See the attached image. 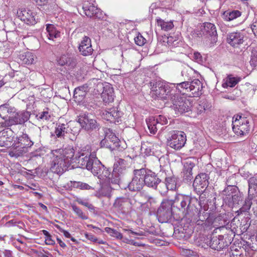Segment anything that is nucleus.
I'll list each match as a JSON object with an SVG mask.
<instances>
[{
    "instance_id": "57",
    "label": "nucleus",
    "mask_w": 257,
    "mask_h": 257,
    "mask_svg": "<svg viewBox=\"0 0 257 257\" xmlns=\"http://www.w3.org/2000/svg\"><path fill=\"white\" fill-rule=\"evenodd\" d=\"M56 227H57V228L58 229H59V230L61 232H62L63 233V234L65 236V237H66L67 238H70L71 237V235L70 233L68 231L61 228L58 225H57Z\"/></svg>"
},
{
    "instance_id": "29",
    "label": "nucleus",
    "mask_w": 257,
    "mask_h": 257,
    "mask_svg": "<svg viewBox=\"0 0 257 257\" xmlns=\"http://www.w3.org/2000/svg\"><path fill=\"white\" fill-rule=\"evenodd\" d=\"M57 63L60 66L73 65L75 64L73 57L69 53H65L58 56L57 58Z\"/></svg>"
},
{
    "instance_id": "11",
    "label": "nucleus",
    "mask_w": 257,
    "mask_h": 257,
    "mask_svg": "<svg viewBox=\"0 0 257 257\" xmlns=\"http://www.w3.org/2000/svg\"><path fill=\"white\" fill-rule=\"evenodd\" d=\"M77 122L82 128L86 131L96 130L99 127V124L93 118V116L89 114H84L79 115L78 117Z\"/></svg>"
},
{
    "instance_id": "33",
    "label": "nucleus",
    "mask_w": 257,
    "mask_h": 257,
    "mask_svg": "<svg viewBox=\"0 0 257 257\" xmlns=\"http://www.w3.org/2000/svg\"><path fill=\"white\" fill-rule=\"evenodd\" d=\"M46 30L48 33V37L49 40H53L60 36V32L57 30L56 27L52 24L46 25Z\"/></svg>"
},
{
    "instance_id": "32",
    "label": "nucleus",
    "mask_w": 257,
    "mask_h": 257,
    "mask_svg": "<svg viewBox=\"0 0 257 257\" xmlns=\"http://www.w3.org/2000/svg\"><path fill=\"white\" fill-rule=\"evenodd\" d=\"M194 166V163L190 159L187 160L184 163L183 173L186 179L190 180L192 178V171Z\"/></svg>"
},
{
    "instance_id": "28",
    "label": "nucleus",
    "mask_w": 257,
    "mask_h": 257,
    "mask_svg": "<svg viewBox=\"0 0 257 257\" xmlns=\"http://www.w3.org/2000/svg\"><path fill=\"white\" fill-rule=\"evenodd\" d=\"M241 80V78L238 76H234L232 74L228 75L223 80L222 86L223 88L234 87Z\"/></svg>"
},
{
    "instance_id": "56",
    "label": "nucleus",
    "mask_w": 257,
    "mask_h": 257,
    "mask_svg": "<svg viewBox=\"0 0 257 257\" xmlns=\"http://www.w3.org/2000/svg\"><path fill=\"white\" fill-rule=\"evenodd\" d=\"M45 243L48 245H54L55 244V241L51 238L50 235L48 234V235L46 236Z\"/></svg>"
},
{
    "instance_id": "21",
    "label": "nucleus",
    "mask_w": 257,
    "mask_h": 257,
    "mask_svg": "<svg viewBox=\"0 0 257 257\" xmlns=\"http://www.w3.org/2000/svg\"><path fill=\"white\" fill-rule=\"evenodd\" d=\"M245 34L243 32H234L230 33L227 37V42L232 46L238 47L243 43Z\"/></svg>"
},
{
    "instance_id": "59",
    "label": "nucleus",
    "mask_w": 257,
    "mask_h": 257,
    "mask_svg": "<svg viewBox=\"0 0 257 257\" xmlns=\"http://www.w3.org/2000/svg\"><path fill=\"white\" fill-rule=\"evenodd\" d=\"M85 236L88 239L92 240L94 242H96L97 241V238L91 234L86 233Z\"/></svg>"
},
{
    "instance_id": "24",
    "label": "nucleus",
    "mask_w": 257,
    "mask_h": 257,
    "mask_svg": "<svg viewBox=\"0 0 257 257\" xmlns=\"http://www.w3.org/2000/svg\"><path fill=\"white\" fill-rule=\"evenodd\" d=\"M110 182H111V178L110 177L109 181L100 180L101 187L99 190L96 191L95 196L98 198L102 197H110L112 191V188L110 186Z\"/></svg>"
},
{
    "instance_id": "17",
    "label": "nucleus",
    "mask_w": 257,
    "mask_h": 257,
    "mask_svg": "<svg viewBox=\"0 0 257 257\" xmlns=\"http://www.w3.org/2000/svg\"><path fill=\"white\" fill-rule=\"evenodd\" d=\"M121 112L117 108L112 107L103 110L101 116L107 121L115 123L121 121Z\"/></svg>"
},
{
    "instance_id": "53",
    "label": "nucleus",
    "mask_w": 257,
    "mask_h": 257,
    "mask_svg": "<svg viewBox=\"0 0 257 257\" xmlns=\"http://www.w3.org/2000/svg\"><path fill=\"white\" fill-rule=\"evenodd\" d=\"M250 28L254 35L257 37V21L253 22Z\"/></svg>"
},
{
    "instance_id": "61",
    "label": "nucleus",
    "mask_w": 257,
    "mask_h": 257,
    "mask_svg": "<svg viewBox=\"0 0 257 257\" xmlns=\"http://www.w3.org/2000/svg\"><path fill=\"white\" fill-rule=\"evenodd\" d=\"M58 243L59 244L60 246L62 247H65L66 246L65 243L63 242L60 239L57 238V239Z\"/></svg>"
},
{
    "instance_id": "19",
    "label": "nucleus",
    "mask_w": 257,
    "mask_h": 257,
    "mask_svg": "<svg viewBox=\"0 0 257 257\" xmlns=\"http://www.w3.org/2000/svg\"><path fill=\"white\" fill-rule=\"evenodd\" d=\"M97 86L100 88H103V91L101 93V98L104 102L109 103L113 101L114 91L112 86L107 83H99Z\"/></svg>"
},
{
    "instance_id": "27",
    "label": "nucleus",
    "mask_w": 257,
    "mask_h": 257,
    "mask_svg": "<svg viewBox=\"0 0 257 257\" xmlns=\"http://www.w3.org/2000/svg\"><path fill=\"white\" fill-rule=\"evenodd\" d=\"M111 146H113L111 148V150H117L119 151H122L126 148V144L124 141H120L118 138L114 134L111 130Z\"/></svg>"
},
{
    "instance_id": "64",
    "label": "nucleus",
    "mask_w": 257,
    "mask_h": 257,
    "mask_svg": "<svg viewBox=\"0 0 257 257\" xmlns=\"http://www.w3.org/2000/svg\"><path fill=\"white\" fill-rule=\"evenodd\" d=\"M198 109L199 110V111L200 113L202 112L203 111H204L205 109V107H204V105H199V107L198 108Z\"/></svg>"
},
{
    "instance_id": "5",
    "label": "nucleus",
    "mask_w": 257,
    "mask_h": 257,
    "mask_svg": "<svg viewBox=\"0 0 257 257\" xmlns=\"http://www.w3.org/2000/svg\"><path fill=\"white\" fill-rule=\"evenodd\" d=\"M91 157V163L88 164L86 169L91 171L94 176H97L100 180L109 181L110 171L104 168V166L102 165L100 161L96 157L95 152L92 153Z\"/></svg>"
},
{
    "instance_id": "15",
    "label": "nucleus",
    "mask_w": 257,
    "mask_h": 257,
    "mask_svg": "<svg viewBox=\"0 0 257 257\" xmlns=\"http://www.w3.org/2000/svg\"><path fill=\"white\" fill-rule=\"evenodd\" d=\"M146 122L150 132L152 134H155L158 130L157 125L166 124L168 122V120L164 115H159L156 117H149L146 119Z\"/></svg>"
},
{
    "instance_id": "40",
    "label": "nucleus",
    "mask_w": 257,
    "mask_h": 257,
    "mask_svg": "<svg viewBox=\"0 0 257 257\" xmlns=\"http://www.w3.org/2000/svg\"><path fill=\"white\" fill-rule=\"evenodd\" d=\"M14 112V108H10L7 104H5L0 106V116L3 119L8 115V114Z\"/></svg>"
},
{
    "instance_id": "52",
    "label": "nucleus",
    "mask_w": 257,
    "mask_h": 257,
    "mask_svg": "<svg viewBox=\"0 0 257 257\" xmlns=\"http://www.w3.org/2000/svg\"><path fill=\"white\" fill-rule=\"evenodd\" d=\"M37 5L42 6L50 3L51 0H34Z\"/></svg>"
},
{
    "instance_id": "60",
    "label": "nucleus",
    "mask_w": 257,
    "mask_h": 257,
    "mask_svg": "<svg viewBox=\"0 0 257 257\" xmlns=\"http://www.w3.org/2000/svg\"><path fill=\"white\" fill-rule=\"evenodd\" d=\"M4 254L5 257H13L12 253L10 250H5Z\"/></svg>"
},
{
    "instance_id": "3",
    "label": "nucleus",
    "mask_w": 257,
    "mask_h": 257,
    "mask_svg": "<svg viewBox=\"0 0 257 257\" xmlns=\"http://www.w3.org/2000/svg\"><path fill=\"white\" fill-rule=\"evenodd\" d=\"M172 85L171 86L163 82H156L152 87L150 94L154 99L171 100L174 95L177 94L178 92L177 86H175V84Z\"/></svg>"
},
{
    "instance_id": "26",
    "label": "nucleus",
    "mask_w": 257,
    "mask_h": 257,
    "mask_svg": "<svg viewBox=\"0 0 257 257\" xmlns=\"http://www.w3.org/2000/svg\"><path fill=\"white\" fill-rule=\"evenodd\" d=\"M226 245L227 244L224 240V236L221 235L218 236H213L209 242L210 247L216 250H220Z\"/></svg>"
},
{
    "instance_id": "35",
    "label": "nucleus",
    "mask_w": 257,
    "mask_h": 257,
    "mask_svg": "<svg viewBox=\"0 0 257 257\" xmlns=\"http://www.w3.org/2000/svg\"><path fill=\"white\" fill-rule=\"evenodd\" d=\"M35 56L32 52H27L20 55V59L26 64H32L35 60Z\"/></svg>"
},
{
    "instance_id": "16",
    "label": "nucleus",
    "mask_w": 257,
    "mask_h": 257,
    "mask_svg": "<svg viewBox=\"0 0 257 257\" xmlns=\"http://www.w3.org/2000/svg\"><path fill=\"white\" fill-rule=\"evenodd\" d=\"M201 31L204 36L209 39V45H213L217 41V31L215 25L211 23L203 24Z\"/></svg>"
},
{
    "instance_id": "58",
    "label": "nucleus",
    "mask_w": 257,
    "mask_h": 257,
    "mask_svg": "<svg viewBox=\"0 0 257 257\" xmlns=\"http://www.w3.org/2000/svg\"><path fill=\"white\" fill-rule=\"evenodd\" d=\"M123 230L124 231L127 232L128 234H132L140 235V236L143 235V232H137L134 231L132 229H123Z\"/></svg>"
},
{
    "instance_id": "45",
    "label": "nucleus",
    "mask_w": 257,
    "mask_h": 257,
    "mask_svg": "<svg viewBox=\"0 0 257 257\" xmlns=\"http://www.w3.org/2000/svg\"><path fill=\"white\" fill-rule=\"evenodd\" d=\"M72 208L73 212L77 215L78 218L83 220L88 219L87 215L80 208L76 205H72Z\"/></svg>"
},
{
    "instance_id": "9",
    "label": "nucleus",
    "mask_w": 257,
    "mask_h": 257,
    "mask_svg": "<svg viewBox=\"0 0 257 257\" xmlns=\"http://www.w3.org/2000/svg\"><path fill=\"white\" fill-rule=\"evenodd\" d=\"M179 92L174 95L171 101L173 103V108L177 113H183L191 110L192 106V102L186 98L179 97Z\"/></svg>"
},
{
    "instance_id": "63",
    "label": "nucleus",
    "mask_w": 257,
    "mask_h": 257,
    "mask_svg": "<svg viewBox=\"0 0 257 257\" xmlns=\"http://www.w3.org/2000/svg\"><path fill=\"white\" fill-rule=\"evenodd\" d=\"M122 200V199H121V198L117 199V200H116V201H115V202L114 203V205L115 206H119V203ZM120 205H121V204H120Z\"/></svg>"
},
{
    "instance_id": "14",
    "label": "nucleus",
    "mask_w": 257,
    "mask_h": 257,
    "mask_svg": "<svg viewBox=\"0 0 257 257\" xmlns=\"http://www.w3.org/2000/svg\"><path fill=\"white\" fill-rule=\"evenodd\" d=\"M17 14L20 19L28 25H34L38 21V17L36 13L31 10H19Z\"/></svg>"
},
{
    "instance_id": "7",
    "label": "nucleus",
    "mask_w": 257,
    "mask_h": 257,
    "mask_svg": "<svg viewBox=\"0 0 257 257\" xmlns=\"http://www.w3.org/2000/svg\"><path fill=\"white\" fill-rule=\"evenodd\" d=\"M186 142V136L183 132L174 131L170 133L167 143L170 148L178 150L184 146Z\"/></svg>"
},
{
    "instance_id": "37",
    "label": "nucleus",
    "mask_w": 257,
    "mask_h": 257,
    "mask_svg": "<svg viewBox=\"0 0 257 257\" xmlns=\"http://www.w3.org/2000/svg\"><path fill=\"white\" fill-rule=\"evenodd\" d=\"M68 126L64 123L57 124L55 128V134L58 138L63 137L68 133Z\"/></svg>"
},
{
    "instance_id": "51",
    "label": "nucleus",
    "mask_w": 257,
    "mask_h": 257,
    "mask_svg": "<svg viewBox=\"0 0 257 257\" xmlns=\"http://www.w3.org/2000/svg\"><path fill=\"white\" fill-rule=\"evenodd\" d=\"M251 59L250 61V65L253 67L257 66V50H252Z\"/></svg>"
},
{
    "instance_id": "1",
    "label": "nucleus",
    "mask_w": 257,
    "mask_h": 257,
    "mask_svg": "<svg viewBox=\"0 0 257 257\" xmlns=\"http://www.w3.org/2000/svg\"><path fill=\"white\" fill-rule=\"evenodd\" d=\"M92 154L89 146L81 148L75 157L74 150L71 147L53 150L51 153L50 170L54 173L62 174L70 166L72 168H87L92 160Z\"/></svg>"
},
{
    "instance_id": "49",
    "label": "nucleus",
    "mask_w": 257,
    "mask_h": 257,
    "mask_svg": "<svg viewBox=\"0 0 257 257\" xmlns=\"http://www.w3.org/2000/svg\"><path fill=\"white\" fill-rule=\"evenodd\" d=\"M37 117L38 119L47 120L50 118L51 115L48 111H44L37 115Z\"/></svg>"
},
{
    "instance_id": "12",
    "label": "nucleus",
    "mask_w": 257,
    "mask_h": 257,
    "mask_svg": "<svg viewBox=\"0 0 257 257\" xmlns=\"http://www.w3.org/2000/svg\"><path fill=\"white\" fill-rule=\"evenodd\" d=\"M30 114L28 111H20L15 115L10 116L5 122L3 126H10L13 125L21 124L26 122L29 118Z\"/></svg>"
},
{
    "instance_id": "31",
    "label": "nucleus",
    "mask_w": 257,
    "mask_h": 257,
    "mask_svg": "<svg viewBox=\"0 0 257 257\" xmlns=\"http://www.w3.org/2000/svg\"><path fill=\"white\" fill-rule=\"evenodd\" d=\"M241 12L238 10H227L222 14V18L224 21H231L240 17Z\"/></svg>"
},
{
    "instance_id": "54",
    "label": "nucleus",
    "mask_w": 257,
    "mask_h": 257,
    "mask_svg": "<svg viewBox=\"0 0 257 257\" xmlns=\"http://www.w3.org/2000/svg\"><path fill=\"white\" fill-rule=\"evenodd\" d=\"M123 242L127 244L134 245L135 246H139L141 245V244L139 242H136L134 240L129 239L128 238H124L123 240Z\"/></svg>"
},
{
    "instance_id": "2",
    "label": "nucleus",
    "mask_w": 257,
    "mask_h": 257,
    "mask_svg": "<svg viewBox=\"0 0 257 257\" xmlns=\"http://www.w3.org/2000/svg\"><path fill=\"white\" fill-rule=\"evenodd\" d=\"M191 198L186 195L182 194L177 195L173 201H166L163 202L158 210V215L159 217L162 216L167 219L171 215L173 208H177L183 215H186L189 213V204Z\"/></svg>"
},
{
    "instance_id": "30",
    "label": "nucleus",
    "mask_w": 257,
    "mask_h": 257,
    "mask_svg": "<svg viewBox=\"0 0 257 257\" xmlns=\"http://www.w3.org/2000/svg\"><path fill=\"white\" fill-rule=\"evenodd\" d=\"M87 91L88 87L85 85L76 88L74 91V98L75 99V101L77 102L82 101Z\"/></svg>"
},
{
    "instance_id": "55",
    "label": "nucleus",
    "mask_w": 257,
    "mask_h": 257,
    "mask_svg": "<svg viewBox=\"0 0 257 257\" xmlns=\"http://www.w3.org/2000/svg\"><path fill=\"white\" fill-rule=\"evenodd\" d=\"M194 59L197 62L200 63L202 62V56L198 52H195L193 54Z\"/></svg>"
},
{
    "instance_id": "48",
    "label": "nucleus",
    "mask_w": 257,
    "mask_h": 257,
    "mask_svg": "<svg viewBox=\"0 0 257 257\" xmlns=\"http://www.w3.org/2000/svg\"><path fill=\"white\" fill-rule=\"evenodd\" d=\"M77 202L79 204L87 207L90 210H94V206L91 204H90L86 199L78 198L77 199Z\"/></svg>"
},
{
    "instance_id": "47",
    "label": "nucleus",
    "mask_w": 257,
    "mask_h": 257,
    "mask_svg": "<svg viewBox=\"0 0 257 257\" xmlns=\"http://www.w3.org/2000/svg\"><path fill=\"white\" fill-rule=\"evenodd\" d=\"M77 122H69V126L70 127L71 133L74 136L77 135L80 132V128L78 126Z\"/></svg>"
},
{
    "instance_id": "36",
    "label": "nucleus",
    "mask_w": 257,
    "mask_h": 257,
    "mask_svg": "<svg viewBox=\"0 0 257 257\" xmlns=\"http://www.w3.org/2000/svg\"><path fill=\"white\" fill-rule=\"evenodd\" d=\"M157 24L158 26L161 27L162 30L166 31H169L174 27L172 21H165L160 18L157 19Z\"/></svg>"
},
{
    "instance_id": "42",
    "label": "nucleus",
    "mask_w": 257,
    "mask_h": 257,
    "mask_svg": "<svg viewBox=\"0 0 257 257\" xmlns=\"http://www.w3.org/2000/svg\"><path fill=\"white\" fill-rule=\"evenodd\" d=\"M163 43H164V45L168 47H177L178 44V42L177 40H175L173 37L169 36V37H163Z\"/></svg>"
},
{
    "instance_id": "20",
    "label": "nucleus",
    "mask_w": 257,
    "mask_h": 257,
    "mask_svg": "<svg viewBox=\"0 0 257 257\" xmlns=\"http://www.w3.org/2000/svg\"><path fill=\"white\" fill-rule=\"evenodd\" d=\"M82 9L84 13L88 17H93L100 19L102 14L100 10L98 9L93 4L88 2H85L83 5Z\"/></svg>"
},
{
    "instance_id": "44",
    "label": "nucleus",
    "mask_w": 257,
    "mask_h": 257,
    "mask_svg": "<svg viewBox=\"0 0 257 257\" xmlns=\"http://www.w3.org/2000/svg\"><path fill=\"white\" fill-rule=\"evenodd\" d=\"M248 192L253 194L257 190V179L255 178H251L248 180Z\"/></svg>"
},
{
    "instance_id": "46",
    "label": "nucleus",
    "mask_w": 257,
    "mask_h": 257,
    "mask_svg": "<svg viewBox=\"0 0 257 257\" xmlns=\"http://www.w3.org/2000/svg\"><path fill=\"white\" fill-rule=\"evenodd\" d=\"M105 231L106 232L108 233L111 236L115 237L117 239H121L122 238V235L117 230L109 227H106L105 228Z\"/></svg>"
},
{
    "instance_id": "41",
    "label": "nucleus",
    "mask_w": 257,
    "mask_h": 257,
    "mask_svg": "<svg viewBox=\"0 0 257 257\" xmlns=\"http://www.w3.org/2000/svg\"><path fill=\"white\" fill-rule=\"evenodd\" d=\"M167 190H174L176 188V179L174 177H167L165 179Z\"/></svg>"
},
{
    "instance_id": "38",
    "label": "nucleus",
    "mask_w": 257,
    "mask_h": 257,
    "mask_svg": "<svg viewBox=\"0 0 257 257\" xmlns=\"http://www.w3.org/2000/svg\"><path fill=\"white\" fill-rule=\"evenodd\" d=\"M17 140L21 144V145L25 147V148L27 150L29 147H31L34 144L27 134H23L17 138Z\"/></svg>"
},
{
    "instance_id": "4",
    "label": "nucleus",
    "mask_w": 257,
    "mask_h": 257,
    "mask_svg": "<svg viewBox=\"0 0 257 257\" xmlns=\"http://www.w3.org/2000/svg\"><path fill=\"white\" fill-rule=\"evenodd\" d=\"M91 157V163L88 164L86 169L91 171L94 176H97L100 180L109 181L110 171L104 168V166L102 165L100 161L96 157L95 152L92 153Z\"/></svg>"
},
{
    "instance_id": "62",
    "label": "nucleus",
    "mask_w": 257,
    "mask_h": 257,
    "mask_svg": "<svg viewBox=\"0 0 257 257\" xmlns=\"http://www.w3.org/2000/svg\"><path fill=\"white\" fill-rule=\"evenodd\" d=\"M38 204L46 212H48L47 207L46 205H44L42 203H39Z\"/></svg>"
},
{
    "instance_id": "25",
    "label": "nucleus",
    "mask_w": 257,
    "mask_h": 257,
    "mask_svg": "<svg viewBox=\"0 0 257 257\" xmlns=\"http://www.w3.org/2000/svg\"><path fill=\"white\" fill-rule=\"evenodd\" d=\"M28 150L23 147L16 139L9 152L11 157H18L27 152Z\"/></svg>"
},
{
    "instance_id": "10",
    "label": "nucleus",
    "mask_w": 257,
    "mask_h": 257,
    "mask_svg": "<svg viewBox=\"0 0 257 257\" xmlns=\"http://www.w3.org/2000/svg\"><path fill=\"white\" fill-rule=\"evenodd\" d=\"M126 162L120 158H116L113 165V170L111 176V183L117 184L119 182L120 177L126 172Z\"/></svg>"
},
{
    "instance_id": "8",
    "label": "nucleus",
    "mask_w": 257,
    "mask_h": 257,
    "mask_svg": "<svg viewBox=\"0 0 257 257\" xmlns=\"http://www.w3.org/2000/svg\"><path fill=\"white\" fill-rule=\"evenodd\" d=\"M249 121L246 117L240 115H234L232 118V130L237 136H243L249 130Z\"/></svg>"
},
{
    "instance_id": "23",
    "label": "nucleus",
    "mask_w": 257,
    "mask_h": 257,
    "mask_svg": "<svg viewBox=\"0 0 257 257\" xmlns=\"http://www.w3.org/2000/svg\"><path fill=\"white\" fill-rule=\"evenodd\" d=\"M79 51L83 56L92 54L93 49L92 48L91 39L87 36L83 37L78 47Z\"/></svg>"
},
{
    "instance_id": "6",
    "label": "nucleus",
    "mask_w": 257,
    "mask_h": 257,
    "mask_svg": "<svg viewBox=\"0 0 257 257\" xmlns=\"http://www.w3.org/2000/svg\"><path fill=\"white\" fill-rule=\"evenodd\" d=\"M178 92L185 94L190 92V95L193 97H198L202 94L203 85L202 82L198 79L189 81H184L177 84Z\"/></svg>"
},
{
    "instance_id": "34",
    "label": "nucleus",
    "mask_w": 257,
    "mask_h": 257,
    "mask_svg": "<svg viewBox=\"0 0 257 257\" xmlns=\"http://www.w3.org/2000/svg\"><path fill=\"white\" fill-rule=\"evenodd\" d=\"M104 133L105 137L100 142V146L101 147H106L111 149V148L113 147L111 146V130H110L109 128H105L104 130Z\"/></svg>"
},
{
    "instance_id": "39",
    "label": "nucleus",
    "mask_w": 257,
    "mask_h": 257,
    "mask_svg": "<svg viewBox=\"0 0 257 257\" xmlns=\"http://www.w3.org/2000/svg\"><path fill=\"white\" fill-rule=\"evenodd\" d=\"M154 147V145L147 142L142 144L141 151L143 153L145 154L146 155L150 156L151 155L152 153H154L153 151V149H154V148H153Z\"/></svg>"
},
{
    "instance_id": "13",
    "label": "nucleus",
    "mask_w": 257,
    "mask_h": 257,
    "mask_svg": "<svg viewBox=\"0 0 257 257\" xmlns=\"http://www.w3.org/2000/svg\"><path fill=\"white\" fill-rule=\"evenodd\" d=\"M144 172H145V169H144L134 171V177L128 185V188L130 190L133 191L141 190L144 186L143 176Z\"/></svg>"
},
{
    "instance_id": "18",
    "label": "nucleus",
    "mask_w": 257,
    "mask_h": 257,
    "mask_svg": "<svg viewBox=\"0 0 257 257\" xmlns=\"http://www.w3.org/2000/svg\"><path fill=\"white\" fill-rule=\"evenodd\" d=\"M208 176L205 173L198 175L193 182V187L198 193L203 192L208 185Z\"/></svg>"
},
{
    "instance_id": "43",
    "label": "nucleus",
    "mask_w": 257,
    "mask_h": 257,
    "mask_svg": "<svg viewBox=\"0 0 257 257\" xmlns=\"http://www.w3.org/2000/svg\"><path fill=\"white\" fill-rule=\"evenodd\" d=\"M71 186L75 188H79L82 190H89L92 189V187L88 184L81 182L76 181H71Z\"/></svg>"
},
{
    "instance_id": "22",
    "label": "nucleus",
    "mask_w": 257,
    "mask_h": 257,
    "mask_svg": "<svg viewBox=\"0 0 257 257\" xmlns=\"http://www.w3.org/2000/svg\"><path fill=\"white\" fill-rule=\"evenodd\" d=\"M144 185L146 184L148 187L155 188L157 184L160 183V179L157 177L155 173L150 170H145L143 176Z\"/></svg>"
},
{
    "instance_id": "50",
    "label": "nucleus",
    "mask_w": 257,
    "mask_h": 257,
    "mask_svg": "<svg viewBox=\"0 0 257 257\" xmlns=\"http://www.w3.org/2000/svg\"><path fill=\"white\" fill-rule=\"evenodd\" d=\"M135 43L139 46H143L146 43V39L140 34H138L134 39Z\"/></svg>"
}]
</instances>
